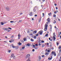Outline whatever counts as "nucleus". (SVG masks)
<instances>
[{
	"mask_svg": "<svg viewBox=\"0 0 61 61\" xmlns=\"http://www.w3.org/2000/svg\"><path fill=\"white\" fill-rule=\"evenodd\" d=\"M27 32L28 33H29V32H30L29 31V30H28L27 31Z\"/></svg>",
	"mask_w": 61,
	"mask_h": 61,
	"instance_id": "44",
	"label": "nucleus"
},
{
	"mask_svg": "<svg viewBox=\"0 0 61 61\" xmlns=\"http://www.w3.org/2000/svg\"><path fill=\"white\" fill-rule=\"evenodd\" d=\"M56 10L57 9H58V8H57V7H56Z\"/></svg>",
	"mask_w": 61,
	"mask_h": 61,
	"instance_id": "62",
	"label": "nucleus"
},
{
	"mask_svg": "<svg viewBox=\"0 0 61 61\" xmlns=\"http://www.w3.org/2000/svg\"><path fill=\"white\" fill-rule=\"evenodd\" d=\"M59 32L58 33V36H60V34H59Z\"/></svg>",
	"mask_w": 61,
	"mask_h": 61,
	"instance_id": "59",
	"label": "nucleus"
},
{
	"mask_svg": "<svg viewBox=\"0 0 61 61\" xmlns=\"http://www.w3.org/2000/svg\"><path fill=\"white\" fill-rule=\"evenodd\" d=\"M54 22H53V23H54V24H55L56 23V21L55 20H54Z\"/></svg>",
	"mask_w": 61,
	"mask_h": 61,
	"instance_id": "30",
	"label": "nucleus"
},
{
	"mask_svg": "<svg viewBox=\"0 0 61 61\" xmlns=\"http://www.w3.org/2000/svg\"><path fill=\"white\" fill-rule=\"evenodd\" d=\"M20 15H22L23 14V13H20Z\"/></svg>",
	"mask_w": 61,
	"mask_h": 61,
	"instance_id": "53",
	"label": "nucleus"
},
{
	"mask_svg": "<svg viewBox=\"0 0 61 61\" xmlns=\"http://www.w3.org/2000/svg\"><path fill=\"white\" fill-rule=\"evenodd\" d=\"M30 40L32 42H33V41H34V40L33 39H31Z\"/></svg>",
	"mask_w": 61,
	"mask_h": 61,
	"instance_id": "25",
	"label": "nucleus"
},
{
	"mask_svg": "<svg viewBox=\"0 0 61 61\" xmlns=\"http://www.w3.org/2000/svg\"><path fill=\"white\" fill-rule=\"evenodd\" d=\"M18 36L19 37H21V35H20V34H18Z\"/></svg>",
	"mask_w": 61,
	"mask_h": 61,
	"instance_id": "28",
	"label": "nucleus"
},
{
	"mask_svg": "<svg viewBox=\"0 0 61 61\" xmlns=\"http://www.w3.org/2000/svg\"><path fill=\"white\" fill-rule=\"evenodd\" d=\"M40 45H41V44H40V43H39V44H38V45L39 46H40Z\"/></svg>",
	"mask_w": 61,
	"mask_h": 61,
	"instance_id": "63",
	"label": "nucleus"
},
{
	"mask_svg": "<svg viewBox=\"0 0 61 61\" xmlns=\"http://www.w3.org/2000/svg\"><path fill=\"white\" fill-rule=\"evenodd\" d=\"M54 13L55 14H56V13H57V12L56 11H55L54 12Z\"/></svg>",
	"mask_w": 61,
	"mask_h": 61,
	"instance_id": "56",
	"label": "nucleus"
},
{
	"mask_svg": "<svg viewBox=\"0 0 61 61\" xmlns=\"http://www.w3.org/2000/svg\"><path fill=\"white\" fill-rule=\"evenodd\" d=\"M54 55V56H56V52H54V51H52L51 52V56H53V55Z\"/></svg>",
	"mask_w": 61,
	"mask_h": 61,
	"instance_id": "2",
	"label": "nucleus"
},
{
	"mask_svg": "<svg viewBox=\"0 0 61 61\" xmlns=\"http://www.w3.org/2000/svg\"><path fill=\"white\" fill-rule=\"evenodd\" d=\"M42 15H43L42 17H44V13H42Z\"/></svg>",
	"mask_w": 61,
	"mask_h": 61,
	"instance_id": "40",
	"label": "nucleus"
},
{
	"mask_svg": "<svg viewBox=\"0 0 61 61\" xmlns=\"http://www.w3.org/2000/svg\"><path fill=\"white\" fill-rule=\"evenodd\" d=\"M53 17H56V15H53Z\"/></svg>",
	"mask_w": 61,
	"mask_h": 61,
	"instance_id": "51",
	"label": "nucleus"
},
{
	"mask_svg": "<svg viewBox=\"0 0 61 61\" xmlns=\"http://www.w3.org/2000/svg\"><path fill=\"white\" fill-rule=\"evenodd\" d=\"M51 12L49 14L48 13L49 15H50V16L51 15H51Z\"/></svg>",
	"mask_w": 61,
	"mask_h": 61,
	"instance_id": "34",
	"label": "nucleus"
},
{
	"mask_svg": "<svg viewBox=\"0 0 61 61\" xmlns=\"http://www.w3.org/2000/svg\"><path fill=\"white\" fill-rule=\"evenodd\" d=\"M53 35L54 36H56V35H55V33L54 32L53 33Z\"/></svg>",
	"mask_w": 61,
	"mask_h": 61,
	"instance_id": "21",
	"label": "nucleus"
},
{
	"mask_svg": "<svg viewBox=\"0 0 61 61\" xmlns=\"http://www.w3.org/2000/svg\"><path fill=\"white\" fill-rule=\"evenodd\" d=\"M3 29L4 30H6V31H7V30H9L8 29L5 28H3Z\"/></svg>",
	"mask_w": 61,
	"mask_h": 61,
	"instance_id": "7",
	"label": "nucleus"
},
{
	"mask_svg": "<svg viewBox=\"0 0 61 61\" xmlns=\"http://www.w3.org/2000/svg\"><path fill=\"white\" fill-rule=\"evenodd\" d=\"M49 22H49V21H48L47 22H46V24H48V23H49Z\"/></svg>",
	"mask_w": 61,
	"mask_h": 61,
	"instance_id": "48",
	"label": "nucleus"
},
{
	"mask_svg": "<svg viewBox=\"0 0 61 61\" xmlns=\"http://www.w3.org/2000/svg\"><path fill=\"white\" fill-rule=\"evenodd\" d=\"M21 42H23V43H24V41H23V40L21 41Z\"/></svg>",
	"mask_w": 61,
	"mask_h": 61,
	"instance_id": "60",
	"label": "nucleus"
},
{
	"mask_svg": "<svg viewBox=\"0 0 61 61\" xmlns=\"http://www.w3.org/2000/svg\"><path fill=\"white\" fill-rule=\"evenodd\" d=\"M14 56V54H12L10 56L11 57H13Z\"/></svg>",
	"mask_w": 61,
	"mask_h": 61,
	"instance_id": "15",
	"label": "nucleus"
},
{
	"mask_svg": "<svg viewBox=\"0 0 61 61\" xmlns=\"http://www.w3.org/2000/svg\"><path fill=\"white\" fill-rule=\"evenodd\" d=\"M12 47L13 48H15V46H12Z\"/></svg>",
	"mask_w": 61,
	"mask_h": 61,
	"instance_id": "36",
	"label": "nucleus"
},
{
	"mask_svg": "<svg viewBox=\"0 0 61 61\" xmlns=\"http://www.w3.org/2000/svg\"><path fill=\"white\" fill-rule=\"evenodd\" d=\"M38 58L39 59V60H41V57L40 56H39Z\"/></svg>",
	"mask_w": 61,
	"mask_h": 61,
	"instance_id": "20",
	"label": "nucleus"
},
{
	"mask_svg": "<svg viewBox=\"0 0 61 61\" xmlns=\"http://www.w3.org/2000/svg\"><path fill=\"white\" fill-rule=\"evenodd\" d=\"M33 45V47L34 48V47H36V46H35V45Z\"/></svg>",
	"mask_w": 61,
	"mask_h": 61,
	"instance_id": "37",
	"label": "nucleus"
},
{
	"mask_svg": "<svg viewBox=\"0 0 61 61\" xmlns=\"http://www.w3.org/2000/svg\"><path fill=\"white\" fill-rule=\"evenodd\" d=\"M35 49H37L38 48L37 47H35L34 48Z\"/></svg>",
	"mask_w": 61,
	"mask_h": 61,
	"instance_id": "46",
	"label": "nucleus"
},
{
	"mask_svg": "<svg viewBox=\"0 0 61 61\" xmlns=\"http://www.w3.org/2000/svg\"><path fill=\"white\" fill-rule=\"evenodd\" d=\"M33 11L34 12H36V10L35 8H34L33 9Z\"/></svg>",
	"mask_w": 61,
	"mask_h": 61,
	"instance_id": "13",
	"label": "nucleus"
},
{
	"mask_svg": "<svg viewBox=\"0 0 61 61\" xmlns=\"http://www.w3.org/2000/svg\"><path fill=\"white\" fill-rule=\"evenodd\" d=\"M45 56V55H43L42 56V57H44Z\"/></svg>",
	"mask_w": 61,
	"mask_h": 61,
	"instance_id": "33",
	"label": "nucleus"
},
{
	"mask_svg": "<svg viewBox=\"0 0 61 61\" xmlns=\"http://www.w3.org/2000/svg\"><path fill=\"white\" fill-rule=\"evenodd\" d=\"M30 16H32V12H31L30 13Z\"/></svg>",
	"mask_w": 61,
	"mask_h": 61,
	"instance_id": "14",
	"label": "nucleus"
},
{
	"mask_svg": "<svg viewBox=\"0 0 61 61\" xmlns=\"http://www.w3.org/2000/svg\"><path fill=\"white\" fill-rule=\"evenodd\" d=\"M48 27V25H47L46 24V25H45V28L44 29V30L45 31H46V30L47 29V27Z\"/></svg>",
	"mask_w": 61,
	"mask_h": 61,
	"instance_id": "1",
	"label": "nucleus"
},
{
	"mask_svg": "<svg viewBox=\"0 0 61 61\" xmlns=\"http://www.w3.org/2000/svg\"><path fill=\"white\" fill-rule=\"evenodd\" d=\"M30 56V55L28 54L25 57V58H29Z\"/></svg>",
	"mask_w": 61,
	"mask_h": 61,
	"instance_id": "3",
	"label": "nucleus"
},
{
	"mask_svg": "<svg viewBox=\"0 0 61 61\" xmlns=\"http://www.w3.org/2000/svg\"><path fill=\"white\" fill-rule=\"evenodd\" d=\"M59 61H61V59L60 58L59 59Z\"/></svg>",
	"mask_w": 61,
	"mask_h": 61,
	"instance_id": "54",
	"label": "nucleus"
},
{
	"mask_svg": "<svg viewBox=\"0 0 61 61\" xmlns=\"http://www.w3.org/2000/svg\"><path fill=\"white\" fill-rule=\"evenodd\" d=\"M50 31H52V27L51 26L50 28Z\"/></svg>",
	"mask_w": 61,
	"mask_h": 61,
	"instance_id": "23",
	"label": "nucleus"
},
{
	"mask_svg": "<svg viewBox=\"0 0 61 61\" xmlns=\"http://www.w3.org/2000/svg\"><path fill=\"white\" fill-rule=\"evenodd\" d=\"M44 47V44H43L42 45V47Z\"/></svg>",
	"mask_w": 61,
	"mask_h": 61,
	"instance_id": "43",
	"label": "nucleus"
},
{
	"mask_svg": "<svg viewBox=\"0 0 61 61\" xmlns=\"http://www.w3.org/2000/svg\"><path fill=\"white\" fill-rule=\"evenodd\" d=\"M18 45H20V46L21 45H22V43H20V42H19L17 44Z\"/></svg>",
	"mask_w": 61,
	"mask_h": 61,
	"instance_id": "19",
	"label": "nucleus"
},
{
	"mask_svg": "<svg viewBox=\"0 0 61 61\" xmlns=\"http://www.w3.org/2000/svg\"><path fill=\"white\" fill-rule=\"evenodd\" d=\"M34 19L33 18H32V20H34Z\"/></svg>",
	"mask_w": 61,
	"mask_h": 61,
	"instance_id": "64",
	"label": "nucleus"
},
{
	"mask_svg": "<svg viewBox=\"0 0 61 61\" xmlns=\"http://www.w3.org/2000/svg\"><path fill=\"white\" fill-rule=\"evenodd\" d=\"M49 45V43H47V45Z\"/></svg>",
	"mask_w": 61,
	"mask_h": 61,
	"instance_id": "61",
	"label": "nucleus"
},
{
	"mask_svg": "<svg viewBox=\"0 0 61 61\" xmlns=\"http://www.w3.org/2000/svg\"><path fill=\"white\" fill-rule=\"evenodd\" d=\"M60 56V53H59L58 54V56H57V57Z\"/></svg>",
	"mask_w": 61,
	"mask_h": 61,
	"instance_id": "18",
	"label": "nucleus"
},
{
	"mask_svg": "<svg viewBox=\"0 0 61 61\" xmlns=\"http://www.w3.org/2000/svg\"><path fill=\"white\" fill-rule=\"evenodd\" d=\"M38 33H39L40 35H42L43 33V30H40L39 32Z\"/></svg>",
	"mask_w": 61,
	"mask_h": 61,
	"instance_id": "4",
	"label": "nucleus"
},
{
	"mask_svg": "<svg viewBox=\"0 0 61 61\" xmlns=\"http://www.w3.org/2000/svg\"><path fill=\"white\" fill-rule=\"evenodd\" d=\"M54 5L55 6H56L57 5V4H56V3H55Z\"/></svg>",
	"mask_w": 61,
	"mask_h": 61,
	"instance_id": "45",
	"label": "nucleus"
},
{
	"mask_svg": "<svg viewBox=\"0 0 61 61\" xmlns=\"http://www.w3.org/2000/svg\"><path fill=\"white\" fill-rule=\"evenodd\" d=\"M34 39H36V36H34Z\"/></svg>",
	"mask_w": 61,
	"mask_h": 61,
	"instance_id": "26",
	"label": "nucleus"
},
{
	"mask_svg": "<svg viewBox=\"0 0 61 61\" xmlns=\"http://www.w3.org/2000/svg\"><path fill=\"white\" fill-rule=\"evenodd\" d=\"M47 21H49V22H50V18H48L47 19Z\"/></svg>",
	"mask_w": 61,
	"mask_h": 61,
	"instance_id": "9",
	"label": "nucleus"
},
{
	"mask_svg": "<svg viewBox=\"0 0 61 61\" xmlns=\"http://www.w3.org/2000/svg\"><path fill=\"white\" fill-rule=\"evenodd\" d=\"M1 25H3L4 24V23L3 22H1Z\"/></svg>",
	"mask_w": 61,
	"mask_h": 61,
	"instance_id": "27",
	"label": "nucleus"
},
{
	"mask_svg": "<svg viewBox=\"0 0 61 61\" xmlns=\"http://www.w3.org/2000/svg\"><path fill=\"white\" fill-rule=\"evenodd\" d=\"M27 46H30V44H29V43H27Z\"/></svg>",
	"mask_w": 61,
	"mask_h": 61,
	"instance_id": "24",
	"label": "nucleus"
},
{
	"mask_svg": "<svg viewBox=\"0 0 61 61\" xmlns=\"http://www.w3.org/2000/svg\"><path fill=\"white\" fill-rule=\"evenodd\" d=\"M48 33H47L46 34L45 36H46V37L48 36Z\"/></svg>",
	"mask_w": 61,
	"mask_h": 61,
	"instance_id": "22",
	"label": "nucleus"
},
{
	"mask_svg": "<svg viewBox=\"0 0 61 61\" xmlns=\"http://www.w3.org/2000/svg\"><path fill=\"white\" fill-rule=\"evenodd\" d=\"M8 52H9V53H10L11 52V51L10 50H8Z\"/></svg>",
	"mask_w": 61,
	"mask_h": 61,
	"instance_id": "39",
	"label": "nucleus"
},
{
	"mask_svg": "<svg viewBox=\"0 0 61 61\" xmlns=\"http://www.w3.org/2000/svg\"><path fill=\"white\" fill-rule=\"evenodd\" d=\"M23 40H24V41H25V40H26V38H24L23 39Z\"/></svg>",
	"mask_w": 61,
	"mask_h": 61,
	"instance_id": "32",
	"label": "nucleus"
},
{
	"mask_svg": "<svg viewBox=\"0 0 61 61\" xmlns=\"http://www.w3.org/2000/svg\"><path fill=\"white\" fill-rule=\"evenodd\" d=\"M30 59V58L29 57L28 58V59L26 61H31V60Z\"/></svg>",
	"mask_w": 61,
	"mask_h": 61,
	"instance_id": "10",
	"label": "nucleus"
},
{
	"mask_svg": "<svg viewBox=\"0 0 61 61\" xmlns=\"http://www.w3.org/2000/svg\"><path fill=\"white\" fill-rule=\"evenodd\" d=\"M35 17H36V16H37V15L36 14L35 15Z\"/></svg>",
	"mask_w": 61,
	"mask_h": 61,
	"instance_id": "55",
	"label": "nucleus"
},
{
	"mask_svg": "<svg viewBox=\"0 0 61 61\" xmlns=\"http://www.w3.org/2000/svg\"><path fill=\"white\" fill-rule=\"evenodd\" d=\"M52 48H51V49H52V50H53V49H54V47H52Z\"/></svg>",
	"mask_w": 61,
	"mask_h": 61,
	"instance_id": "52",
	"label": "nucleus"
},
{
	"mask_svg": "<svg viewBox=\"0 0 61 61\" xmlns=\"http://www.w3.org/2000/svg\"><path fill=\"white\" fill-rule=\"evenodd\" d=\"M9 42L10 43H12V41H9Z\"/></svg>",
	"mask_w": 61,
	"mask_h": 61,
	"instance_id": "58",
	"label": "nucleus"
},
{
	"mask_svg": "<svg viewBox=\"0 0 61 61\" xmlns=\"http://www.w3.org/2000/svg\"><path fill=\"white\" fill-rule=\"evenodd\" d=\"M32 51H33V52H34V51H35V50L34 49H33Z\"/></svg>",
	"mask_w": 61,
	"mask_h": 61,
	"instance_id": "49",
	"label": "nucleus"
},
{
	"mask_svg": "<svg viewBox=\"0 0 61 61\" xmlns=\"http://www.w3.org/2000/svg\"><path fill=\"white\" fill-rule=\"evenodd\" d=\"M15 48L16 49H17L19 48V46H15Z\"/></svg>",
	"mask_w": 61,
	"mask_h": 61,
	"instance_id": "12",
	"label": "nucleus"
},
{
	"mask_svg": "<svg viewBox=\"0 0 61 61\" xmlns=\"http://www.w3.org/2000/svg\"><path fill=\"white\" fill-rule=\"evenodd\" d=\"M38 35H39V33H38L37 34L35 35L37 36H38Z\"/></svg>",
	"mask_w": 61,
	"mask_h": 61,
	"instance_id": "29",
	"label": "nucleus"
},
{
	"mask_svg": "<svg viewBox=\"0 0 61 61\" xmlns=\"http://www.w3.org/2000/svg\"><path fill=\"white\" fill-rule=\"evenodd\" d=\"M51 58L49 57V58H48V59L49 60H51L52 59V56H51Z\"/></svg>",
	"mask_w": 61,
	"mask_h": 61,
	"instance_id": "8",
	"label": "nucleus"
},
{
	"mask_svg": "<svg viewBox=\"0 0 61 61\" xmlns=\"http://www.w3.org/2000/svg\"><path fill=\"white\" fill-rule=\"evenodd\" d=\"M8 29H10V30H11L12 29V28H10V27H9L8 28Z\"/></svg>",
	"mask_w": 61,
	"mask_h": 61,
	"instance_id": "47",
	"label": "nucleus"
},
{
	"mask_svg": "<svg viewBox=\"0 0 61 61\" xmlns=\"http://www.w3.org/2000/svg\"><path fill=\"white\" fill-rule=\"evenodd\" d=\"M56 44H57V46H58V45H59V43H58V42H57Z\"/></svg>",
	"mask_w": 61,
	"mask_h": 61,
	"instance_id": "42",
	"label": "nucleus"
},
{
	"mask_svg": "<svg viewBox=\"0 0 61 61\" xmlns=\"http://www.w3.org/2000/svg\"><path fill=\"white\" fill-rule=\"evenodd\" d=\"M25 48V47L24 46H23V47H22V49H24V48Z\"/></svg>",
	"mask_w": 61,
	"mask_h": 61,
	"instance_id": "35",
	"label": "nucleus"
},
{
	"mask_svg": "<svg viewBox=\"0 0 61 61\" xmlns=\"http://www.w3.org/2000/svg\"><path fill=\"white\" fill-rule=\"evenodd\" d=\"M47 52H50V50H48Z\"/></svg>",
	"mask_w": 61,
	"mask_h": 61,
	"instance_id": "50",
	"label": "nucleus"
},
{
	"mask_svg": "<svg viewBox=\"0 0 61 61\" xmlns=\"http://www.w3.org/2000/svg\"><path fill=\"white\" fill-rule=\"evenodd\" d=\"M41 40H40L38 42L39 44H40L41 43Z\"/></svg>",
	"mask_w": 61,
	"mask_h": 61,
	"instance_id": "17",
	"label": "nucleus"
},
{
	"mask_svg": "<svg viewBox=\"0 0 61 61\" xmlns=\"http://www.w3.org/2000/svg\"><path fill=\"white\" fill-rule=\"evenodd\" d=\"M37 32V31H36V30H35L33 32V34H36Z\"/></svg>",
	"mask_w": 61,
	"mask_h": 61,
	"instance_id": "6",
	"label": "nucleus"
},
{
	"mask_svg": "<svg viewBox=\"0 0 61 61\" xmlns=\"http://www.w3.org/2000/svg\"><path fill=\"white\" fill-rule=\"evenodd\" d=\"M53 38L54 39V40H53V41H55L56 40V37H55V36H53Z\"/></svg>",
	"mask_w": 61,
	"mask_h": 61,
	"instance_id": "11",
	"label": "nucleus"
},
{
	"mask_svg": "<svg viewBox=\"0 0 61 61\" xmlns=\"http://www.w3.org/2000/svg\"><path fill=\"white\" fill-rule=\"evenodd\" d=\"M49 54V53L48 52H46L45 53V55H48V54Z\"/></svg>",
	"mask_w": 61,
	"mask_h": 61,
	"instance_id": "16",
	"label": "nucleus"
},
{
	"mask_svg": "<svg viewBox=\"0 0 61 61\" xmlns=\"http://www.w3.org/2000/svg\"><path fill=\"white\" fill-rule=\"evenodd\" d=\"M36 46H38V44H36L35 45Z\"/></svg>",
	"mask_w": 61,
	"mask_h": 61,
	"instance_id": "57",
	"label": "nucleus"
},
{
	"mask_svg": "<svg viewBox=\"0 0 61 61\" xmlns=\"http://www.w3.org/2000/svg\"><path fill=\"white\" fill-rule=\"evenodd\" d=\"M6 9L7 10V11H9L10 9L9 7H7L6 8Z\"/></svg>",
	"mask_w": 61,
	"mask_h": 61,
	"instance_id": "5",
	"label": "nucleus"
},
{
	"mask_svg": "<svg viewBox=\"0 0 61 61\" xmlns=\"http://www.w3.org/2000/svg\"><path fill=\"white\" fill-rule=\"evenodd\" d=\"M14 22V21H10V23H13V22Z\"/></svg>",
	"mask_w": 61,
	"mask_h": 61,
	"instance_id": "38",
	"label": "nucleus"
},
{
	"mask_svg": "<svg viewBox=\"0 0 61 61\" xmlns=\"http://www.w3.org/2000/svg\"><path fill=\"white\" fill-rule=\"evenodd\" d=\"M61 46H60L59 47V49H61Z\"/></svg>",
	"mask_w": 61,
	"mask_h": 61,
	"instance_id": "31",
	"label": "nucleus"
},
{
	"mask_svg": "<svg viewBox=\"0 0 61 61\" xmlns=\"http://www.w3.org/2000/svg\"><path fill=\"white\" fill-rule=\"evenodd\" d=\"M44 41L43 40L41 41V43H44Z\"/></svg>",
	"mask_w": 61,
	"mask_h": 61,
	"instance_id": "41",
	"label": "nucleus"
}]
</instances>
